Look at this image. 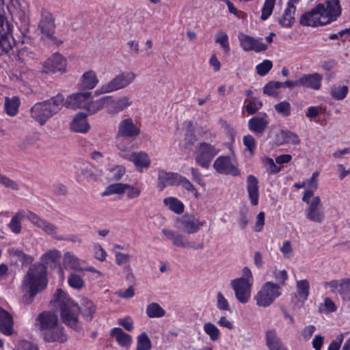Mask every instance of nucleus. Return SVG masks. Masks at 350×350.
I'll list each match as a JSON object with an SVG mask.
<instances>
[{"instance_id": "72a5a7b5", "label": "nucleus", "mask_w": 350, "mask_h": 350, "mask_svg": "<svg viewBox=\"0 0 350 350\" xmlns=\"http://www.w3.org/2000/svg\"><path fill=\"white\" fill-rule=\"evenodd\" d=\"M295 11V5L288 3L287 7L284 10L282 16L278 20L279 23L282 27H291L295 22L294 14Z\"/></svg>"}, {"instance_id": "7ed1b4c3", "label": "nucleus", "mask_w": 350, "mask_h": 350, "mask_svg": "<svg viewBox=\"0 0 350 350\" xmlns=\"http://www.w3.org/2000/svg\"><path fill=\"white\" fill-rule=\"evenodd\" d=\"M53 301L60 308L62 321L70 327L79 330L81 325L78 320L80 311L79 306L62 289H57Z\"/></svg>"}, {"instance_id": "4c0bfd02", "label": "nucleus", "mask_w": 350, "mask_h": 350, "mask_svg": "<svg viewBox=\"0 0 350 350\" xmlns=\"http://www.w3.org/2000/svg\"><path fill=\"white\" fill-rule=\"evenodd\" d=\"M350 279H341L339 280H332L324 284V287L330 288L332 292H338L342 297L343 292L345 291Z\"/></svg>"}, {"instance_id": "7c9ffc66", "label": "nucleus", "mask_w": 350, "mask_h": 350, "mask_svg": "<svg viewBox=\"0 0 350 350\" xmlns=\"http://www.w3.org/2000/svg\"><path fill=\"white\" fill-rule=\"evenodd\" d=\"M111 336L115 338L118 344L124 348L129 349L133 342L132 337L123 332L120 327H114L111 331Z\"/></svg>"}, {"instance_id": "b1692460", "label": "nucleus", "mask_w": 350, "mask_h": 350, "mask_svg": "<svg viewBox=\"0 0 350 350\" xmlns=\"http://www.w3.org/2000/svg\"><path fill=\"white\" fill-rule=\"evenodd\" d=\"M85 261L79 258L73 253L67 252L64 254L63 266L66 270L83 271Z\"/></svg>"}, {"instance_id": "e433bc0d", "label": "nucleus", "mask_w": 350, "mask_h": 350, "mask_svg": "<svg viewBox=\"0 0 350 350\" xmlns=\"http://www.w3.org/2000/svg\"><path fill=\"white\" fill-rule=\"evenodd\" d=\"M310 294V283L308 280L296 282V297L302 303L308 299Z\"/></svg>"}, {"instance_id": "f03ea898", "label": "nucleus", "mask_w": 350, "mask_h": 350, "mask_svg": "<svg viewBox=\"0 0 350 350\" xmlns=\"http://www.w3.org/2000/svg\"><path fill=\"white\" fill-rule=\"evenodd\" d=\"M25 217H27L33 225L55 239L64 240L59 234L58 228L55 225L40 218L30 211L26 212L24 210H19L15 213L8 224V227L12 232L19 234L21 232V222Z\"/></svg>"}, {"instance_id": "13d9d810", "label": "nucleus", "mask_w": 350, "mask_h": 350, "mask_svg": "<svg viewBox=\"0 0 350 350\" xmlns=\"http://www.w3.org/2000/svg\"><path fill=\"white\" fill-rule=\"evenodd\" d=\"M243 143L245 147V150L252 155L256 148V142L254 137L252 135H245L243 138Z\"/></svg>"}, {"instance_id": "c85d7f7f", "label": "nucleus", "mask_w": 350, "mask_h": 350, "mask_svg": "<svg viewBox=\"0 0 350 350\" xmlns=\"http://www.w3.org/2000/svg\"><path fill=\"white\" fill-rule=\"evenodd\" d=\"M247 191L251 204L256 206L258 203V180L253 175H249L247 177Z\"/></svg>"}, {"instance_id": "0eeeda50", "label": "nucleus", "mask_w": 350, "mask_h": 350, "mask_svg": "<svg viewBox=\"0 0 350 350\" xmlns=\"http://www.w3.org/2000/svg\"><path fill=\"white\" fill-rule=\"evenodd\" d=\"M281 295V286L269 281L262 284L254 299L257 306L267 308L270 306Z\"/></svg>"}, {"instance_id": "774afa93", "label": "nucleus", "mask_w": 350, "mask_h": 350, "mask_svg": "<svg viewBox=\"0 0 350 350\" xmlns=\"http://www.w3.org/2000/svg\"><path fill=\"white\" fill-rule=\"evenodd\" d=\"M14 350H38L36 345L27 340H21Z\"/></svg>"}, {"instance_id": "338daca9", "label": "nucleus", "mask_w": 350, "mask_h": 350, "mask_svg": "<svg viewBox=\"0 0 350 350\" xmlns=\"http://www.w3.org/2000/svg\"><path fill=\"white\" fill-rule=\"evenodd\" d=\"M94 257L101 261L103 262L105 260L107 257L106 251L98 244H96L94 246Z\"/></svg>"}, {"instance_id": "680f3d73", "label": "nucleus", "mask_w": 350, "mask_h": 350, "mask_svg": "<svg viewBox=\"0 0 350 350\" xmlns=\"http://www.w3.org/2000/svg\"><path fill=\"white\" fill-rule=\"evenodd\" d=\"M272 66V62L270 60L265 59L256 66V72L259 75L265 76L271 69Z\"/></svg>"}, {"instance_id": "bf43d9fd", "label": "nucleus", "mask_w": 350, "mask_h": 350, "mask_svg": "<svg viewBox=\"0 0 350 350\" xmlns=\"http://www.w3.org/2000/svg\"><path fill=\"white\" fill-rule=\"evenodd\" d=\"M273 277L275 279L276 282H274L276 284H279L281 287L284 285L286 281L288 280V273L286 270H277L275 269L273 271Z\"/></svg>"}, {"instance_id": "f8f14e48", "label": "nucleus", "mask_w": 350, "mask_h": 350, "mask_svg": "<svg viewBox=\"0 0 350 350\" xmlns=\"http://www.w3.org/2000/svg\"><path fill=\"white\" fill-rule=\"evenodd\" d=\"M213 168L219 174L237 176L240 171L237 165L229 156H220L213 163Z\"/></svg>"}, {"instance_id": "393cba45", "label": "nucleus", "mask_w": 350, "mask_h": 350, "mask_svg": "<svg viewBox=\"0 0 350 350\" xmlns=\"http://www.w3.org/2000/svg\"><path fill=\"white\" fill-rule=\"evenodd\" d=\"M299 79L301 87L318 90L321 87L323 75L318 72H314L304 75Z\"/></svg>"}, {"instance_id": "dca6fc26", "label": "nucleus", "mask_w": 350, "mask_h": 350, "mask_svg": "<svg viewBox=\"0 0 350 350\" xmlns=\"http://www.w3.org/2000/svg\"><path fill=\"white\" fill-rule=\"evenodd\" d=\"M122 157L132 162L139 172H143L144 170L148 169L151 164V159L149 155L144 151L124 154Z\"/></svg>"}, {"instance_id": "8fccbe9b", "label": "nucleus", "mask_w": 350, "mask_h": 350, "mask_svg": "<svg viewBox=\"0 0 350 350\" xmlns=\"http://www.w3.org/2000/svg\"><path fill=\"white\" fill-rule=\"evenodd\" d=\"M215 42L219 44L226 53L229 52L228 36L226 32L223 31H218L215 35Z\"/></svg>"}, {"instance_id": "f3484780", "label": "nucleus", "mask_w": 350, "mask_h": 350, "mask_svg": "<svg viewBox=\"0 0 350 350\" xmlns=\"http://www.w3.org/2000/svg\"><path fill=\"white\" fill-rule=\"evenodd\" d=\"M238 39L241 48L245 51H254L255 52L264 51L267 49V46L258 41L254 37L246 35L243 33H239Z\"/></svg>"}, {"instance_id": "aec40b11", "label": "nucleus", "mask_w": 350, "mask_h": 350, "mask_svg": "<svg viewBox=\"0 0 350 350\" xmlns=\"http://www.w3.org/2000/svg\"><path fill=\"white\" fill-rule=\"evenodd\" d=\"M132 104V100L128 96H123L114 99L110 96L108 102V113L111 115H116L124 111Z\"/></svg>"}, {"instance_id": "a878e982", "label": "nucleus", "mask_w": 350, "mask_h": 350, "mask_svg": "<svg viewBox=\"0 0 350 350\" xmlns=\"http://www.w3.org/2000/svg\"><path fill=\"white\" fill-rule=\"evenodd\" d=\"M266 345L269 350H288L274 329H269L265 334Z\"/></svg>"}, {"instance_id": "20e7f679", "label": "nucleus", "mask_w": 350, "mask_h": 350, "mask_svg": "<svg viewBox=\"0 0 350 350\" xmlns=\"http://www.w3.org/2000/svg\"><path fill=\"white\" fill-rule=\"evenodd\" d=\"M64 100V96L58 94L50 99L35 103L30 109L31 118L39 125H44L50 118L61 111Z\"/></svg>"}, {"instance_id": "5fc2aeb1", "label": "nucleus", "mask_w": 350, "mask_h": 350, "mask_svg": "<svg viewBox=\"0 0 350 350\" xmlns=\"http://www.w3.org/2000/svg\"><path fill=\"white\" fill-rule=\"evenodd\" d=\"M275 0H265L264 5L261 10L260 18L262 21L267 20L272 14Z\"/></svg>"}, {"instance_id": "cd10ccee", "label": "nucleus", "mask_w": 350, "mask_h": 350, "mask_svg": "<svg viewBox=\"0 0 350 350\" xmlns=\"http://www.w3.org/2000/svg\"><path fill=\"white\" fill-rule=\"evenodd\" d=\"M161 232L167 239L172 242L174 245L183 248L190 247L189 242L185 239L182 234L167 228L162 229Z\"/></svg>"}, {"instance_id": "ea45409f", "label": "nucleus", "mask_w": 350, "mask_h": 350, "mask_svg": "<svg viewBox=\"0 0 350 350\" xmlns=\"http://www.w3.org/2000/svg\"><path fill=\"white\" fill-rule=\"evenodd\" d=\"M19 105L20 100L18 97H5L4 109L8 115L10 116H15L18 113Z\"/></svg>"}, {"instance_id": "6ab92c4d", "label": "nucleus", "mask_w": 350, "mask_h": 350, "mask_svg": "<svg viewBox=\"0 0 350 350\" xmlns=\"http://www.w3.org/2000/svg\"><path fill=\"white\" fill-rule=\"evenodd\" d=\"M43 339L47 342L64 343L68 340V336L64 327L56 324L52 329L43 333Z\"/></svg>"}, {"instance_id": "69168bd1", "label": "nucleus", "mask_w": 350, "mask_h": 350, "mask_svg": "<svg viewBox=\"0 0 350 350\" xmlns=\"http://www.w3.org/2000/svg\"><path fill=\"white\" fill-rule=\"evenodd\" d=\"M217 307L220 310H230L228 301L221 292H219L217 294Z\"/></svg>"}, {"instance_id": "3c124183", "label": "nucleus", "mask_w": 350, "mask_h": 350, "mask_svg": "<svg viewBox=\"0 0 350 350\" xmlns=\"http://www.w3.org/2000/svg\"><path fill=\"white\" fill-rule=\"evenodd\" d=\"M128 139L126 137H119L116 135V146L120 151V154L122 157L124 154H131L130 147L127 145Z\"/></svg>"}, {"instance_id": "a211bd4d", "label": "nucleus", "mask_w": 350, "mask_h": 350, "mask_svg": "<svg viewBox=\"0 0 350 350\" xmlns=\"http://www.w3.org/2000/svg\"><path fill=\"white\" fill-rule=\"evenodd\" d=\"M140 133L139 128L134 124L131 118H125L120 122L116 135L126 138L137 136Z\"/></svg>"}, {"instance_id": "a19ab883", "label": "nucleus", "mask_w": 350, "mask_h": 350, "mask_svg": "<svg viewBox=\"0 0 350 350\" xmlns=\"http://www.w3.org/2000/svg\"><path fill=\"white\" fill-rule=\"evenodd\" d=\"M163 204L170 211L180 214L184 211V205L181 201L174 197H167L163 200Z\"/></svg>"}, {"instance_id": "c9c22d12", "label": "nucleus", "mask_w": 350, "mask_h": 350, "mask_svg": "<svg viewBox=\"0 0 350 350\" xmlns=\"http://www.w3.org/2000/svg\"><path fill=\"white\" fill-rule=\"evenodd\" d=\"M100 174V171L89 164H83L79 172V175L88 181H96Z\"/></svg>"}, {"instance_id": "052dcab7", "label": "nucleus", "mask_w": 350, "mask_h": 350, "mask_svg": "<svg viewBox=\"0 0 350 350\" xmlns=\"http://www.w3.org/2000/svg\"><path fill=\"white\" fill-rule=\"evenodd\" d=\"M274 108L278 113L284 117L291 114V104L287 101H282L275 105Z\"/></svg>"}, {"instance_id": "423d86ee", "label": "nucleus", "mask_w": 350, "mask_h": 350, "mask_svg": "<svg viewBox=\"0 0 350 350\" xmlns=\"http://www.w3.org/2000/svg\"><path fill=\"white\" fill-rule=\"evenodd\" d=\"M243 276L230 281V286L237 299L241 304L248 302L251 297L254 278L251 270L245 267L242 270Z\"/></svg>"}, {"instance_id": "603ef678", "label": "nucleus", "mask_w": 350, "mask_h": 350, "mask_svg": "<svg viewBox=\"0 0 350 350\" xmlns=\"http://www.w3.org/2000/svg\"><path fill=\"white\" fill-rule=\"evenodd\" d=\"M336 310V305L329 297L325 298L323 303L319 308V312L325 314L334 312Z\"/></svg>"}, {"instance_id": "412c9836", "label": "nucleus", "mask_w": 350, "mask_h": 350, "mask_svg": "<svg viewBox=\"0 0 350 350\" xmlns=\"http://www.w3.org/2000/svg\"><path fill=\"white\" fill-rule=\"evenodd\" d=\"M269 120L267 114L262 116H256L250 118L248 121L249 129L256 135H262L266 131Z\"/></svg>"}, {"instance_id": "58836bf2", "label": "nucleus", "mask_w": 350, "mask_h": 350, "mask_svg": "<svg viewBox=\"0 0 350 350\" xmlns=\"http://www.w3.org/2000/svg\"><path fill=\"white\" fill-rule=\"evenodd\" d=\"M349 92V88L345 85H333L329 90L330 96L336 100H344Z\"/></svg>"}, {"instance_id": "2eb2a0df", "label": "nucleus", "mask_w": 350, "mask_h": 350, "mask_svg": "<svg viewBox=\"0 0 350 350\" xmlns=\"http://www.w3.org/2000/svg\"><path fill=\"white\" fill-rule=\"evenodd\" d=\"M58 323L57 316L51 312L40 313L35 320V327L38 329L42 336L43 333L54 327Z\"/></svg>"}, {"instance_id": "c756f323", "label": "nucleus", "mask_w": 350, "mask_h": 350, "mask_svg": "<svg viewBox=\"0 0 350 350\" xmlns=\"http://www.w3.org/2000/svg\"><path fill=\"white\" fill-rule=\"evenodd\" d=\"M13 330V319L10 313L0 308V331L5 335H10Z\"/></svg>"}, {"instance_id": "79ce46f5", "label": "nucleus", "mask_w": 350, "mask_h": 350, "mask_svg": "<svg viewBox=\"0 0 350 350\" xmlns=\"http://www.w3.org/2000/svg\"><path fill=\"white\" fill-rule=\"evenodd\" d=\"M146 315L149 318H161L165 316V310L157 303L152 302L147 306Z\"/></svg>"}, {"instance_id": "f257e3e1", "label": "nucleus", "mask_w": 350, "mask_h": 350, "mask_svg": "<svg viewBox=\"0 0 350 350\" xmlns=\"http://www.w3.org/2000/svg\"><path fill=\"white\" fill-rule=\"evenodd\" d=\"M340 14V0H327L325 4H319L311 11L303 14L300 23L311 27L325 25L335 21Z\"/></svg>"}, {"instance_id": "a18cd8bd", "label": "nucleus", "mask_w": 350, "mask_h": 350, "mask_svg": "<svg viewBox=\"0 0 350 350\" xmlns=\"http://www.w3.org/2000/svg\"><path fill=\"white\" fill-rule=\"evenodd\" d=\"M96 306L92 301L84 299L82 304L81 312L83 317L90 321L92 319L94 314L96 312Z\"/></svg>"}, {"instance_id": "6e6d98bb", "label": "nucleus", "mask_w": 350, "mask_h": 350, "mask_svg": "<svg viewBox=\"0 0 350 350\" xmlns=\"http://www.w3.org/2000/svg\"><path fill=\"white\" fill-rule=\"evenodd\" d=\"M282 88L281 82L272 81L267 83L263 88L265 94L275 96L279 94L278 90Z\"/></svg>"}, {"instance_id": "1a4fd4ad", "label": "nucleus", "mask_w": 350, "mask_h": 350, "mask_svg": "<svg viewBox=\"0 0 350 350\" xmlns=\"http://www.w3.org/2000/svg\"><path fill=\"white\" fill-rule=\"evenodd\" d=\"M219 152V149L215 146L206 142L200 143L195 152L196 163L203 167L208 168L212 159Z\"/></svg>"}, {"instance_id": "6e6552de", "label": "nucleus", "mask_w": 350, "mask_h": 350, "mask_svg": "<svg viewBox=\"0 0 350 350\" xmlns=\"http://www.w3.org/2000/svg\"><path fill=\"white\" fill-rule=\"evenodd\" d=\"M136 75L132 71L122 72L111 81L102 85L95 92L96 94L113 92L128 87L135 79Z\"/></svg>"}, {"instance_id": "4be33fe9", "label": "nucleus", "mask_w": 350, "mask_h": 350, "mask_svg": "<svg viewBox=\"0 0 350 350\" xmlns=\"http://www.w3.org/2000/svg\"><path fill=\"white\" fill-rule=\"evenodd\" d=\"M180 174L168 172L163 170H159L157 188L163 191L167 186L177 185Z\"/></svg>"}, {"instance_id": "49530a36", "label": "nucleus", "mask_w": 350, "mask_h": 350, "mask_svg": "<svg viewBox=\"0 0 350 350\" xmlns=\"http://www.w3.org/2000/svg\"><path fill=\"white\" fill-rule=\"evenodd\" d=\"M245 107L246 111L250 114H254L260 109L262 105V102L255 97L247 98L245 100Z\"/></svg>"}, {"instance_id": "2f4dec72", "label": "nucleus", "mask_w": 350, "mask_h": 350, "mask_svg": "<svg viewBox=\"0 0 350 350\" xmlns=\"http://www.w3.org/2000/svg\"><path fill=\"white\" fill-rule=\"evenodd\" d=\"M319 174V173L318 172H314L310 178L305 180L306 190L302 198L303 201H307L308 199H310L311 197H314V193L318 188L317 178Z\"/></svg>"}, {"instance_id": "ddd939ff", "label": "nucleus", "mask_w": 350, "mask_h": 350, "mask_svg": "<svg viewBox=\"0 0 350 350\" xmlns=\"http://www.w3.org/2000/svg\"><path fill=\"white\" fill-rule=\"evenodd\" d=\"M90 92H77L67 96L64 100V106L66 108L77 109H84L86 110L88 104L90 99Z\"/></svg>"}, {"instance_id": "864d4df0", "label": "nucleus", "mask_w": 350, "mask_h": 350, "mask_svg": "<svg viewBox=\"0 0 350 350\" xmlns=\"http://www.w3.org/2000/svg\"><path fill=\"white\" fill-rule=\"evenodd\" d=\"M69 286L75 289H81L84 286L83 278L78 274L71 273L68 278Z\"/></svg>"}, {"instance_id": "bb28decb", "label": "nucleus", "mask_w": 350, "mask_h": 350, "mask_svg": "<svg viewBox=\"0 0 350 350\" xmlns=\"http://www.w3.org/2000/svg\"><path fill=\"white\" fill-rule=\"evenodd\" d=\"M70 128L74 132L88 133L90 129V126L87 120V115L84 113H77L70 122Z\"/></svg>"}, {"instance_id": "4468645a", "label": "nucleus", "mask_w": 350, "mask_h": 350, "mask_svg": "<svg viewBox=\"0 0 350 350\" xmlns=\"http://www.w3.org/2000/svg\"><path fill=\"white\" fill-rule=\"evenodd\" d=\"M42 66L46 73L64 72L66 60L61 54L55 53L43 62Z\"/></svg>"}, {"instance_id": "c03bdc74", "label": "nucleus", "mask_w": 350, "mask_h": 350, "mask_svg": "<svg viewBox=\"0 0 350 350\" xmlns=\"http://www.w3.org/2000/svg\"><path fill=\"white\" fill-rule=\"evenodd\" d=\"M203 330L212 341H217L221 337V332L219 328L211 322H206L204 324Z\"/></svg>"}, {"instance_id": "0e129e2a", "label": "nucleus", "mask_w": 350, "mask_h": 350, "mask_svg": "<svg viewBox=\"0 0 350 350\" xmlns=\"http://www.w3.org/2000/svg\"><path fill=\"white\" fill-rule=\"evenodd\" d=\"M10 253L11 255L17 257L23 263H30L33 260L31 256L25 254L21 250L12 249L10 250Z\"/></svg>"}, {"instance_id": "5701e85b", "label": "nucleus", "mask_w": 350, "mask_h": 350, "mask_svg": "<svg viewBox=\"0 0 350 350\" xmlns=\"http://www.w3.org/2000/svg\"><path fill=\"white\" fill-rule=\"evenodd\" d=\"M55 27L54 21L52 14L45 10L41 12V18L38 25V28L46 38H51L53 33Z\"/></svg>"}, {"instance_id": "9d476101", "label": "nucleus", "mask_w": 350, "mask_h": 350, "mask_svg": "<svg viewBox=\"0 0 350 350\" xmlns=\"http://www.w3.org/2000/svg\"><path fill=\"white\" fill-rule=\"evenodd\" d=\"M304 202L308 204L305 211L306 218L315 223H322L325 220V213L320 198L314 196Z\"/></svg>"}, {"instance_id": "de8ad7c7", "label": "nucleus", "mask_w": 350, "mask_h": 350, "mask_svg": "<svg viewBox=\"0 0 350 350\" xmlns=\"http://www.w3.org/2000/svg\"><path fill=\"white\" fill-rule=\"evenodd\" d=\"M126 187H129V184H123V183L112 184L106 188L103 194L104 195L122 194L126 191Z\"/></svg>"}, {"instance_id": "4d7b16f0", "label": "nucleus", "mask_w": 350, "mask_h": 350, "mask_svg": "<svg viewBox=\"0 0 350 350\" xmlns=\"http://www.w3.org/2000/svg\"><path fill=\"white\" fill-rule=\"evenodd\" d=\"M177 185L182 186V187L186 189L187 191L192 193L196 196V198L198 197V193L197 190L194 187L193 185L191 183V181L187 178L180 175Z\"/></svg>"}, {"instance_id": "e2e57ef3", "label": "nucleus", "mask_w": 350, "mask_h": 350, "mask_svg": "<svg viewBox=\"0 0 350 350\" xmlns=\"http://www.w3.org/2000/svg\"><path fill=\"white\" fill-rule=\"evenodd\" d=\"M282 136L285 143L297 145L300 142L298 135L291 131H283Z\"/></svg>"}, {"instance_id": "f704fd0d", "label": "nucleus", "mask_w": 350, "mask_h": 350, "mask_svg": "<svg viewBox=\"0 0 350 350\" xmlns=\"http://www.w3.org/2000/svg\"><path fill=\"white\" fill-rule=\"evenodd\" d=\"M110 96H104L100 99L93 100L92 93H90V99L88 104L86 111L90 114H94L103 108L106 107L108 111V102Z\"/></svg>"}, {"instance_id": "9b49d317", "label": "nucleus", "mask_w": 350, "mask_h": 350, "mask_svg": "<svg viewBox=\"0 0 350 350\" xmlns=\"http://www.w3.org/2000/svg\"><path fill=\"white\" fill-rule=\"evenodd\" d=\"M206 224L205 221H200L192 215H184L176 221V227L181 228L188 234L196 233Z\"/></svg>"}, {"instance_id": "09e8293b", "label": "nucleus", "mask_w": 350, "mask_h": 350, "mask_svg": "<svg viewBox=\"0 0 350 350\" xmlns=\"http://www.w3.org/2000/svg\"><path fill=\"white\" fill-rule=\"evenodd\" d=\"M151 341L145 332L142 333L137 336V350H150Z\"/></svg>"}, {"instance_id": "39448f33", "label": "nucleus", "mask_w": 350, "mask_h": 350, "mask_svg": "<svg viewBox=\"0 0 350 350\" xmlns=\"http://www.w3.org/2000/svg\"><path fill=\"white\" fill-rule=\"evenodd\" d=\"M47 284L46 269L41 263L30 266L23 277L22 288L31 298L44 289Z\"/></svg>"}, {"instance_id": "473e14b6", "label": "nucleus", "mask_w": 350, "mask_h": 350, "mask_svg": "<svg viewBox=\"0 0 350 350\" xmlns=\"http://www.w3.org/2000/svg\"><path fill=\"white\" fill-rule=\"evenodd\" d=\"M99 80L94 70L85 72L81 79V86L84 90H92L98 83Z\"/></svg>"}, {"instance_id": "37998d69", "label": "nucleus", "mask_w": 350, "mask_h": 350, "mask_svg": "<svg viewBox=\"0 0 350 350\" xmlns=\"http://www.w3.org/2000/svg\"><path fill=\"white\" fill-rule=\"evenodd\" d=\"M61 258V252L58 250L53 249L46 252L40 258L41 261L46 265L56 263Z\"/></svg>"}]
</instances>
